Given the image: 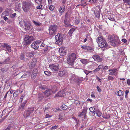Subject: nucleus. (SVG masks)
Listing matches in <instances>:
<instances>
[{
    "label": "nucleus",
    "mask_w": 130,
    "mask_h": 130,
    "mask_svg": "<svg viewBox=\"0 0 130 130\" xmlns=\"http://www.w3.org/2000/svg\"><path fill=\"white\" fill-rule=\"evenodd\" d=\"M108 71L110 72L109 74L110 75H114L115 76L118 73V71L116 68L109 69L108 70Z\"/></svg>",
    "instance_id": "obj_11"
},
{
    "label": "nucleus",
    "mask_w": 130,
    "mask_h": 130,
    "mask_svg": "<svg viewBox=\"0 0 130 130\" xmlns=\"http://www.w3.org/2000/svg\"><path fill=\"white\" fill-rule=\"evenodd\" d=\"M36 61H34L33 60L31 62L29 65V68L30 69H32L34 68L36 64Z\"/></svg>",
    "instance_id": "obj_23"
},
{
    "label": "nucleus",
    "mask_w": 130,
    "mask_h": 130,
    "mask_svg": "<svg viewBox=\"0 0 130 130\" xmlns=\"http://www.w3.org/2000/svg\"><path fill=\"white\" fill-rule=\"evenodd\" d=\"M99 70H100L98 68H96L93 71L94 73H96L99 71Z\"/></svg>",
    "instance_id": "obj_56"
},
{
    "label": "nucleus",
    "mask_w": 130,
    "mask_h": 130,
    "mask_svg": "<svg viewBox=\"0 0 130 130\" xmlns=\"http://www.w3.org/2000/svg\"><path fill=\"white\" fill-rule=\"evenodd\" d=\"M71 93L70 92L68 91H67L66 92H65V93L64 94L65 95H68L69 94H70Z\"/></svg>",
    "instance_id": "obj_61"
},
{
    "label": "nucleus",
    "mask_w": 130,
    "mask_h": 130,
    "mask_svg": "<svg viewBox=\"0 0 130 130\" xmlns=\"http://www.w3.org/2000/svg\"><path fill=\"white\" fill-rule=\"evenodd\" d=\"M95 14L96 17L99 18L100 17V14L99 12H97L96 13H95Z\"/></svg>",
    "instance_id": "obj_45"
},
{
    "label": "nucleus",
    "mask_w": 130,
    "mask_h": 130,
    "mask_svg": "<svg viewBox=\"0 0 130 130\" xmlns=\"http://www.w3.org/2000/svg\"><path fill=\"white\" fill-rule=\"evenodd\" d=\"M92 58L95 61L98 62H101L102 60V58H100L99 56L98 55H94L92 56Z\"/></svg>",
    "instance_id": "obj_14"
},
{
    "label": "nucleus",
    "mask_w": 130,
    "mask_h": 130,
    "mask_svg": "<svg viewBox=\"0 0 130 130\" xmlns=\"http://www.w3.org/2000/svg\"><path fill=\"white\" fill-rule=\"evenodd\" d=\"M75 29L74 28L71 29L68 32V34L69 36H71L73 32L74 31Z\"/></svg>",
    "instance_id": "obj_31"
},
{
    "label": "nucleus",
    "mask_w": 130,
    "mask_h": 130,
    "mask_svg": "<svg viewBox=\"0 0 130 130\" xmlns=\"http://www.w3.org/2000/svg\"><path fill=\"white\" fill-rule=\"evenodd\" d=\"M32 22L36 26H38L42 25V24L39 22H37L34 20H32Z\"/></svg>",
    "instance_id": "obj_30"
},
{
    "label": "nucleus",
    "mask_w": 130,
    "mask_h": 130,
    "mask_svg": "<svg viewBox=\"0 0 130 130\" xmlns=\"http://www.w3.org/2000/svg\"><path fill=\"white\" fill-rule=\"evenodd\" d=\"M34 110V108H28V110L25 112L24 114V117L26 118L27 117L29 116L30 114L32 113Z\"/></svg>",
    "instance_id": "obj_9"
},
{
    "label": "nucleus",
    "mask_w": 130,
    "mask_h": 130,
    "mask_svg": "<svg viewBox=\"0 0 130 130\" xmlns=\"http://www.w3.org/2000/svg\"><path fill=\"white\" fill-rule=\"evenodd\" d=\"M65 93V90H62L58 92L57 94H56L55 96L54 97L56 98L57 97H64Z\"/></svg>",
    "instance_id": "obj_12"
},
{
    "label": "nucleus",
    "mask_w": 130,
    "mask_h": 130,
    "mask_svg": "<svg viewBox=\"0 0 130 130\" xmlns=\"http://www.w3.org/2000/svg\"><path fill=\"white\" fill-rule=\"evenodd\" d=\"M44 73L46 75H50L51 74V73L50 72L47 71H44Z\"/></svg>",
    "instance_id": "obj_44"
},
{
    "label": "nucleus",
    "mask_w": 130,
    "mask_h": 130,
    "mask_svg": "<svg viewBox=\"0 0 130 130\" xmlns=\"http://www.w3.org/2000/svg\"><path fill=\"white\" fill-rule=\"evenodd\" d=\"M51 90V91H54V92H53V93H54L56 92V91L57 90V87L55 85H53L52 86L51 89H50Z\"/></svg>",
    "instance_id": "obj_26"
},
{
    "label": "nucleus",
    "mask_w": 130,
    "mask_h": 130,
    "mask_svg": "<svg viewBox=\"0 0 130 130\" xmlns=\"http://www.w3.org/2000/svg\"><path fill=\"white\" fill-rule=\"evenodd\" d=\"M16 14V13H15L12 14L10 15V17L11 18H13L15 16Z\"/></svg>",
    "instance_id": "obj_57"
},
{
    "label": "nucleus",
    "mask_w": 130,
    "mask_h": 130,
    "mask_svg": "<svg viewBox=\"0 0 130 130\" xmlns=\"http://www.w3.org/2000/svg\"><path fill=\"white\" fill-rule=\"evenodd\" d=\"M53 111L56 112H57V111L61 110L58 107L53 108Z\"/></svg>",
    "instance_id": "obj_38"
},
{
    "label": "nucleus",
    "mask_w": 130,
    "mask_h": 130,
    "mask_svg": "<svg viewBox=\"0 0 130 130\" xmlns=\"http://www.w3.org/2000/svg\"><path fill=\"white\" fill-rule=\"evenodd\" d=\"M25 76H26V77H29L30 76V72H27L24 74Z\"/></svg>",
    "instance_id": "obj_43"
},
{
    "label": "nucleus",
    "mask_w": 130,
    "mask_h": 130,
    "mask_svg": "<svg viewBox=\"0 0 130 130\" xmlns=\"http://www.w3.org/2000/svg\"><path fill=\"white\" fill-rule=\"evenodd\" d=\"M88 109L86 107H84L82 110V112H79L78 114V116L82 117L83 120L86 117Z\"/></svg>",
    "instance_id": "obj_7"
},
{
    "label": "nucleus",
    "mask_w": 130,
    "mask_h": 130,
    "mask_svg": "<svg viewBox=\"0 0 130 130\" xmlns=\"http://www.w3.org/2000/svg\"><path fill=\"white\" fill-rule=\"evenodd\" d=\"M49 6V9L51 10L52 11L54 10L55 8V7L53 5H50Z\"/></svg>",
    "instance_id": "obj_41"
},
{
    "label": "nucleus",
    "mask_w": 130,
    "mask_h": 130,
    "mask_svg": "<svg viewBox=\"0 0 130 130\" xmlns=\"http://www.w3.org/2000/svg\"><path fill=\"white\" fill-rule=\"evenodd\" d=\"M76 55L74 53H72L68 56L67 58V62L68 64L73 65L76 58Z\"/></svg>",
    "instance_id": "obj_3"
},
{
    "label": "nucleus",
    "mask_w": 130,
    "mask_h": 130,
    "mask_svg": "<svg viewBox=\"0 0 130 130\" xmlns=\"http://www.w3.org/2000/svg\"><path fill=\"white\" fill-rule=\"evenodd\" d=\"M13 128V126L11 125V124H10L8 125L6 128L8 130H11Z\"/></svg>",
    "instance_id": "obj_40"
},
{
    "label": "nucleus",
    "mask_w": 130,
    "mask_h": 130,
    "mask_svg": "<svg viewBox=\"0 0 130 130\" xmlns=\"http://www.w3.org/2000/svg\"><path fill=\"white\" fill-rule=\"evenodd\" d=\"M58 126L57 125H56L55 126H53L51 128V130H53L57 129L58 128Z\"/></svg>",
    "instance_id": "obj_48"
},
{
    "label": "nucleus",
    "mask_w": 130,
    "mask_h": 130,
    "mask_svg": "<svg viewBox=\"0 0 130 130\" xmlns=\"http://www.w3.org/2000/svg\"><path fill=\"white\" fill-rule=\"evenodd\" d=\"M59 66L58 64H50L49 66L50 68L52 71H57L59 69Z\"/></svg>",
    "instance_id": "obj_8"
},
{
    "label": "nucleus",
    "mask_w": 130,
    "mask_h": 130,
    "mask_svg": "<svg viewBox=\"0 0 130 130\" xmlns=\"http://www.w3.org/2000/svg\"><path fill=\"white\" fill-rule=\"evenodd\" d=\"M25 29L26 30H29L30 28L31 24L29 22H24Z\"/></svg>",
    "instance_id": "obj_13"
},
{
    "label": "nucleus",
    "mask_w": 130,
    "mask_h": 130,
    "mask_svg": "<svg viewBox=\"0 0 130 130\" xmlns=\"http://www.w3.org/2000/svg\"><path fill=\"white\" fill-rule=\"evenodd\" d=\"M127 83L129 86H130V79H128L127 80Z\"/></svg>",
    "instance_id": "obj_59"
},
{
    "label": "nucleus",
    "mask_w": 130,
    "mask_h": 130,
    "mask_svg": "<svg viewBox=\"0 0 130 130\" xmlns=\"http://www.w3.org/2000/svg\"><path fill=\"white\" fill-rule=\"evenodd\" d=\"M20 58L21 60H25L26 59L25 57L24 54L23 53H22L21 54Z\"/></svg>",
    "instance_id": "obj_33"
},
{
    "label": "nucleus",
    "mask_w": 130,
    "mask_h": 130,
    "mask_svg": "<svg viewBox=\"0 0 130 130\" xmlns=\"http://www.w3.org/2000/svg\"><path fill=\"white\" fill-rule=\"evenodd\" d=\"M59 53L60 56H65L66 54V48L63 46L60 47L59 49Z\"/></svg>",
    "instance_id": "obj_10"
},
{
    "label": "nucleus",
    "mask_w": 130,
    "mask_h": 130,
    "mask_svg": "<svg viewBox=\"0 0 130 130\" xmlns=\"http://www.w3.org/2000/svg\"><path fill=\"white\" fill-rule=\"evenodd\" d=\"M38 70L36 69H34L33 71L31 74V78L32 79H34L36 78Z\"/></svg>",
    "instance_id": "obj_16"
},
{
    "label": "nucleus",
    "mask_w": 130,
    "mask_h": 130,
    "mask_svg": "<svg viewBox=\"0 0 130 130\" xmlns=\"http://www.w3.org/2000/svg\"><path fill=\"white\" fill-rule=\"evenodd\" d=\"M26 102L27 101H25L22 103L19 107L20 109H21L22 110H23L24 108V107Z\"/></svg>",
    "instance_id": "obj_29"
},
{
    "label": "nucleus",
    "mask_w": 130,
    "mask_h": 130,
    "mask_svg": "<svg viewBox=\"0 0 130 130\" xmlns=\"http://www.w3.org/2000/svg\"><path fill=\"white\" fill-rule=\"evenodd\" d=\"M114 39L112 37V36H110L109 37V41H110L112 40H113Z\"/></svg>",
    "instance_id": "obj_60"
},
{
    "label": "nucleus",
    "mask_w": 130,
    "mask_h": 130,
    "mask_svg": "<svg viewBox=\"0 0 130 130\" xmlns=\"http://www.w3.org/2000/svg\"><path fill=\"white\" fill-rule=\"evenodd\" d=\"M119 40L118 39H117L116 41V39H114L109 42H110L111 45L114 46L116 44H119Z\"/></svg>",
    "instance_id": "obj_17"
},
{
    "label": "nucleus",
    "mask_w": 130,
    "mask_h": 130,
    "mask_svg": "<svg viewBox=\"0 0 130 130\" xmlns=\"http://www.w3.org/2000/svg\"><path fill=\"white\" fill-rule=\"evenodd\" d=\"M53 92L54 91H53ZM44 93L45 95L48 96L52 94L53 91H51V90L50 89H47L46 90Z\"/></svg>",
    "instance_id": "obj_18"
},
{
    "label": "nucleus",
    "mask_w": 130,
    "mask_h": 130,
    "mask_svg": "<svg viewBox=\"0 0 130 130\" xmlns=\"http://www.w3.org/2000/svg\"><path fill=\"white\" fill-rule=\"evenodd\" d=\"M80 61L83 64H86L88 63V60L85 59H81Z\"/></svg>",
    "instance_id": "obj_25"
},
{
    "label": "nucleus",
    "mask_w": 130,
    "mask_h": 130,
    "mask_svg": "<svg viewBox=\"0 0 130 130\" xmlns=\"http://www.w3.org/2000/svg\"><path fill=\"white\" fill-rule=\"evenodd\" d=\"M108 19L110 20L111 21H114L115 20V19H114V18H111V17H109L108 18Z\"/></svg>",
    "instance_id": "obj_63"
},
{
    "label": "nucleus",
    "mask_w": 130,
    "mask_h": 130,
    "mask_svg": "<svg viewBox=\"0 0 130 130\" xmlns=\"http://www.w3.org/2000/svg\"><path fill=\"white\" fill-rule=\"evenodd\" d=\"M96 41L99 46L100 47L106 48L107 47L108 44L104 39L98 37L97 38Z\"/></svg>",
    "instance_id": "obj_1"
},
{
    "label": "nucleus",
    "mask_w": 130,
    "mask_h": 130,
    "mask_svg": "<svg viewBox=\"0 0 130 130\" xmlns=\"http://www.w3.org/2000/svg\"><path fill=\"white\" fill-rule=\"evenodd\" d=\"M81 4L78 6L80 5L82 6L85 7L87 5V4L85 1H80Z\"/></svg>",
    "instance_id": "obj_32"
},
{
    "label": "nucleus",
    "mask_w": 130,
    "mask_h": 130,
    "mask_svg": "<svg viewBox=\"0 0 130 130\" xmlns=\"http://www.w3.org/2000/svg\"><path fill=\"white\" fill-rule=\"evenodd\" d=\"M65 7L64 5L60 6L59 10V12L61 13H63L65 10Z\"/></svg>",
    "instance_id": "obj_27"
},
{
    "label": "nucleus",
    "mask_w": 130,
    "mask_h": 130,
    "mask_svg": "<svg viewBox=\"0 0 130 130\" xmlns=\"http://www.w3.org/2000/svg\"><path fill=\"white\" fill-rule=\"evenodd\" d=\"M75 103L76 105H77V104H80V102L77 100L75 101Z\"/></svg>",
    "instance_id": "obj_58"
},
{
    "label": "nucleus",
    "mask_w": 130,
    "mask_h": 130,
    "mask_svg": "<svg viewBox=\"0 0 130 130\" xmlns=\"http://www.w3.org/2000/svg\"><path fill=\"white\" fill-rule=\"evenodd\" d=\"M38 98L39 99V101H41L44 98L43 94L42 93H40L38 94Z\"/></svg>",
    "instance_id": "obj_28"
},
{
    "label": "nucleus",
    "mask_w": 130,
    "mask_h": 130,
    "mask_svg": "<svg viewBox=\"0 0 130 130\" xmlns=\"http://www.w3.org/2000/svg\"><path fill=\"white\" fill-rule=\"evenodd\" d=\"M96 88L98 92H101V89L100 88L99 86H97L96 87Z\"/></svg>",
    "instance_id": "obj_54"
},
{
    "label": "nucleus",
    "mask_w": 130,
    "mask_h": 130,
    "mask_svg": "<svg viewBox=\"0 0 130 130\" xmlns=\"http://www.w3.org/2000/svg\"><path fill=\"white\" fill-rule=\"evenodd\" d=\"M124 3H126L125 6L127 8H130V0H123Z\"/></svg>",
    "instance_id": "obj_19"
},
{
    "label": "nucleus",
    "mask_w": 130,
    "mask_h": 130,
    "mask_svg": "<svg viewBox=\"0 0 130 130\" xmlns=\"http://www.w3.org/2000/svg\"><path fill=\"white\" fill-rule=\"evenodd\" d=\"M67 73V72L65 70H63L62 71H60L58 72V75L60 77H62L63 76L65 75Z\"/></svg>",
    "instance_id": "obj_22"
},
{
    "label": "nucleus",
    "mask_w": 130,
    "mask_h": 130,
    "mask_svg": "<svg viewBox=\"0 0 130 130\" xmlns=\"http://www.w3.org/2000/svg\"><path fill=\"white\" fill-rule=\"evenodd\" d=\"M2 46L3 47L6 48V50L8 51L9 52H11V47L7 43H4Z\"/></svg>",
    "instance_id": "obj_15"
},
{
    "label": "nucleus",
    "mask_w": 130,
    "mask_h": 130,
    "mask_svg": "<svg viewBox=\"0 0 130 130\" xmlns=\"http://www.w3.org/2000/svg\"><path fill=\"white\" fill-rule=\"evenodd\" d=\"M35 2L39 4H42V0H35Z\"/></svg>",
    "instance_id": "obj_46"
},
{
    "label": "nucleus",
    "mask_w": 130,
    "mask_h": 130,
    "mask_svg": "<svg viewBox=\"0 0 130 130\" xmlns=\"http://www.w3.org/2000/svg\"><path fill=\"white\" fill-rule=\"evenodd\" d=\"M41 46L43 47H46L47 46L43 42L41 44Z\"/></svg>",
    "instance_id": "obj_49"
},
{
    "label": "nucleus",
    "mask_w": 130,
    "mask_h": 130,
    "mask_svg": "<svg viewBox=\"0 0 130 130\" xmlns=\"http://www.w3.org/2000/svg\"><path fill=\"white\" fill-rule=\"evenodd\" d=\"M81 47L83 49L87 51L91 50L92 49V48L90 46H86L84 45L81 46Z\"/></svg>",
    "instance_id": "obj_24"
},
{
    "label": "nucleus",
    "mask_w": 130,
    "mask_h": 130,
    "mask_svg": "<svg viewBox=\"0 0 130 130\" xmlns=\"http://www.w3.org/2000/svg\"><path fill=\"white\" fill-rule=\"evenodd\" d=\"M21 6V5L20 4H17L15 6V8L16 9H19L20 8Z\"/></svg>",
    "instance_id": "obj_39"
},
{
    "label": "nucleus",
    "mask_w": 130,
    "mask_h": 130,
    "mask_svg": "<svg viewBox=\"0 0 130 130\" xmlns=\"http://www.w3.org/2000/svg\"><path fill=\"white\" fill-rule=\"evenodd\" d=\"M57 26L56 25H53L50 26L48 29L49 34L51 35H55L57 32Z\"/></svg>",
    "instance_id": "obj_5"
},
{
    "label": "nucleus",
    "mask_w": 130,
    "mask_h": 130,
    "mask_svg": "<svg viewBox=\"0 0 130 130\" xmlns=\"http://www.w3.org/2000/svg\"><path fill=\"white\" fill-rule=\"evenodd\" d=\"M22 8L25 12H28L30 9L31 5V3L23 1L22 3Z\"/></svg>",
    "instance_id": "obj_2"
},
{
    "label": "nucleus",
    "mask_w": 130,
    "mask_h": 130,
    "mask_svg": "<svg viewBox=\"0 0 130 130\" xmlns=\"http://www.w3.org/2000/svg\"><path fill=\"white\" fill-rule=\"evenodd\" d=\"M122 41L123 42L126 43L127 42V40L125 39H123L122 40Z\"/></svg>",
    "instance_id": "obj_62"
},
{
    "label": "nucleus",
    "mask_w": 130,
    "mask_h": 130,
    "mask_svg": "<svg viewBox=\"0 0 130 130\" xmlns=\"http://www.w3.org/2000/svg\"><path fill=\"white\" fill-rule=\"evenodd\" d=\"M103 67V65H100L98 67V68L100 70V69L102 68Z\"/></svg>",
    "instance_id": "obj_53"
},
{
    "label": "nucleus",
    "mask_w": 130,
    "mask_h": 130,
    "mask_svg": "<svg viewBox=\"0 0 130 130\" xmlns=\"http://www.w3.org/2000/svg\"><path fill=\"white\" fill-rule=\"evenodd\" d=\"M35 40L34 37L27 35L24 39L23 43L25 45H28L31 43V41Z\"/></svg>",
    "instance_id": "obj_4"
},
{
    "label": "nucleus",
    "mask_w": 130,
    "mask_h": 130,
    "mask_svg": "<svg viewBox=\"0 0 130 130\" xmlns=\"http://www.w3.org/2000/svg\"><path fill=\"white\" fill-rule=\"evenodd\" d=\"M60 108L63 110H66L67 109L68 107L66 105L63 104L60 107Z\"/></svg>",
    "instance_id": "obj_36"
},
{
    "label": "nucleus",
    "mask_w": 130,
    "mask_h": 130,
    "mask_svg": "<svg viewBox=\"0 0 130 130\" xmlns=\"http://www.w3.org/2000/svg\"><path fill=\"white\" fill-rule=\"evenodd\" d=\"M123 95V92L121 90H119L117 92V95L119 96H122Z\"/></svg>",
    "instance_id": "obj_34"
},
{
    "label": "nucleus",
    "mask_w": 130,
    "mask_h": 130,
    "mask_svg": "<svg viewBox=\"0 0 130 130\" xmlns=\"http://www.w3.org/2000/svg\"><path fill=\"white\" fill-rule=\"evenodd\" d=\"M95 112H96L97 116L99 117H100L102 113L99 110L96 111Z\"/></svg>",
    "instance_id": "obj_37"
},
{
    "label": "nucleus",
    "mask_w": 130,
    "mask_h": 130,
    "mask_svg": "<svg viewBox=\"0 0 130 130\" xmlns=\"http://www.w3.org/2000/svg\"><path fill=\"white\" fill-rule=\"evenodd\" d=\"M44 49V52H45L47 51L48 50V46H47Z\"/></svg>",
    "instance_id": "obj_55"
},
{
    "label": "nucleus",
    "mask_w": 130,
    "mask_h": 130,
    "mask_svg": "<svg viewBox=\"0 0 130 130\" xmlns=\"http://www.w3.org/2000/svg\"><path fill=\"white\" fill-rule=\"evenodd\" d=\"M84 72L86 74V75H87L89 73V71L87 70H85L84 71Z\"/></svg>",
    "instance_id": "obj_52"
},
{
    "label": "nucleus",
    "mask_w": 130,
    "mask_h": 130,
    "mask_svg": "<svg viewBox=\"0 0 130 130\" xmlns=\"http://www.w3.org/2000/svg\"><path fill=\"white\" fill-rule=\"evenodd\" d=\"M55 38L56 40V43L58 45H61L63 41L62 34L60 33H58L55 36Z\"/></svg>",
    "instance_id": "obj_6"
},
{
    "label": "nucleus",
    "mask_w": 130,
    "mask_h": 130,
    "mask_svg": "<svg viewBox=\"0 0 130 130\" xmlns=\"http://www.w3.org/2000/svg\"><path fill=\"white\" fill-rule=\"evenodd\" d=\"M19 23L20 26L21 27H22V26H23V22L22 21H20V22H19Z\"/></svg>",
    "instance_id": "obj_64"
},
{
    "label": "nucleus",
    "mask_w": 130,
    "mask_h": 130,
    "mask_svg": "<svg viewBox=\"0 0 130 130\" xmlns=\"http://www.w3.org/2000/svg\"><path fill=\"white\" fill-rule=\"evenodd\" d=\"M35 42L37 44V45H38V44L41 43V42L39 40H36L35 41Z\"/></svg>",
    "instance_id": "obj_51"
},
{
    "label": "nucleus",
    "mask_w": 130,
    "mask_h": 130,
    "mask_svg": "<svg viewBox=\"0 0 130 130\" xmlns=\"http://www.w3.org/2000/svg\"><path fill=\"white\" fill-rule=\"evenodd\" d=\"M67 13H66V15H65V20L64 21V23L66 25L68 24H69L68 22L67 21Z\"/></svg>",
    "instance_id": "obj_35"
},
{
    "label": "nucleus",
    "mask_w": 130,
    "mask_h": 130,
    "mask_svg": "<svg viewBox=\"0 0 130 130\" xmlns=\"http://www.w3.org/2000/svg\"><path fill=\"white\" fill-rule=\"evenodd\" d=\"M90 111V114L92 116H94L95 113V109L94 107H91L89 108Z\"/></svg>",
    "instance_id": "obj_20"
},
{
    "label": "nucleus",
    "mask_w": 130,
    "mask_h": 130,
    "mask_svg": "<svg viewBox=\"0 0 130 130\" xmlns=\"http://www.w3.org/2000/svg\"><path fill=\"white\" fill-rule=\"evenodd\" d=\"M31 46L32 48L36 50L38 49L39 47L38 45H37V44L35 42V41H34L32 43Z\"/></svg>",
    "instance_id": "obj_21"
},
{
    "label": "nucleus",
    "mask_w": 130,
    "mask_h": 130,
    "mask_svg": "<svg viewBox=\"0 0 130 130\" xmlns=\"http://www.w3.org/2000/svg\"><path fill=\"white\" fill-rule=\"evenodd\" d=\"M113 78L111 76H109L108 77V80H110L111 81H113Z\"/></svg>",
    "instance_id": "obj_47"
},
{
    "label": "nucleus",
    "mask_w": 130,
    "mask_h": 130,
    "mask_svg": "<svg viewBox=\"0 0 130 130\" xmlns=\"http://www.w3.org/2000/svg\"><path fill=\"white\" fill-rule=\"evenodd\" d=\"M18 94L19 93H17V92H14L13 94V97L15 98L17 96Z\"/></svg>",
    "instance_id": "obj_50"
},
{
    "label": "nucleus",
    "mask_w": 130,
    "mask_h": 130,
    "mask_svg": "<svg viewBox=\"0 0 130 130\" xmlns=\"http://www.w3.org/2000/svg\"><path fill=\"white\" fill-rule=\"evenodd\" d=\"M40 5L36 7V8L37 9H41L42 7V5L41 4H39Z\"/></svg>",
    "instance_id": "obj_42"
}]
</instances>
